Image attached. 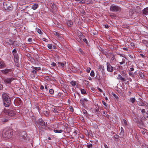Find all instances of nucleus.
<instances>
[{"mask_svg":"<svg viewBox=\"0 0 148 148\" xmlns=\"http://www.w3.org/2000/svg\"><path fill=\"white\" fill-rule=\"evenodd\" d=\"M3 86L2 84H0V90H2L3 89Z\"/></svg>","mask_w":148,"mask_h":148,"instance_id":"52","label":"nucleus"},{"mask_svg":"<svg viewBox=\"0 0 148 148\" xmlns=\"http://www.w3.org/2000/svg\"><path fill=\"white\" fill-rule=\"evenodd\" d=\"M95 110H96V112H99V107H98V108H97V107H96V108L95 109Z\"/></svg>","mask_w":148,"mask_h":148,"instance_id":"53","label":"nucleus"},{"mask_svg":"<svg viewBox=\"0 0 148 148\" xmlns=\"http://www.w3.org/2000/svg\"><path fill=\"white\" fill-rule=\"evenodd\" d=\"M142 42L146 44L147 43V41L146 40H143L142 41Z\"/></svg>","mask_w":148,"mask_h":148,"instance_id":"50","label":"nucleus"},{"mask_svg":"<svg viewBox=\"0 0 148 148\" xmlns=\"http://www.w3.org/2000/svg\"><path fill=\"white\" fill-rule=\"evenodd\" d=\"M105 148H108V147L106 144H105L104 145Z\"/></svg>","mask_w":148,"mask_h":148,"instance_id":"64","label":"nucleus"},{"mask_svg":"<svg viewBox=\"0 0 148 148\" xmlns=\"http://www.w3.org/2000/svg\"><path fill=\"white\" fill-rule=\"evenodd\" d=\"M51 65L53 66H54L56 65V64L54 62H52L51 64Z\"/></svg>","mask_w":148,"mask_h":148,"instance_id":"54","label":"nucleus"},{"mask_svg":"<svg viewBox=\"0 0 148 148\" xmlns=\"http://www.w3.org/2000/svg\"><path fill=\"white\" fill-rule=\"evenodd\" d=\"M91 70V68L90 67L88 68L86 70V71L87 73H89L90 72V70Z\"/></svg>","mask_w":148,"mask_h":148,"instance_id":"44","label":"nucleus"},{"mask_svg":"<svg viewBox=\"0 0 148 148\" xmlns=\"http://www.w3.org/2000/svg\"><path fill=\"white\" fill-rule=\"evenodd\" d=\"M42 40L43 41H45L46 42L47 41H46L47 40L45 38H43Z\"/></svg>","mask_w":148,"mask_h":148,"instance_id":"61","label":"nucleus"},{"mask_svg":"<svg viewBox=\"0 0 148 148\" xmlns=\"http://www.w3.org/2000/svg\"><path fill=\"white\" fill-rule=\"evenodd\" d=\"M36 32L40 34H43L42 31L38 28H36Z\"/></svg>","mask_w":148,"mask_h":148,"instance_id":"24","label":"nucleus"},{"mask_svg":"<svg viewBox=\"0 0 148 148\" xmlns=\"http://www.w3.org/2000/svg\"><path fill=\"white\" fill-rule=\"evenodd\" d=\"M140 56L143 58H145V56H144V55H143V54H140Z\"/></svg>","mask_w":148,"mask_h":148,"instance_id":"58","label":"nucleus"},{"mask_svg":"<svg viewBox=\"0 0 148 148\" xmlns=\"http://www.w3.org/2000/svg\"><path fill=\"white\" fill-rule=\"evenodd\" d=\"M98 49L101 51H103L102 49L99 46H97V47Z\"/></svg>","mask_w":148,"mask_h":148,"instance_id":"43","label":"nucleus"},{"mask_svg":"<svg viewBox=\"0 0 148 148\" xmlns=\"http://www.w3.org/2000/svg\"><path fill=\"white\" fill-rule=\"evenodd\" d=\"M5 41L6 42H7L9 45H13L14 43V41L8 38H6Z\"/></svg>","mask_w":148,"mask_h":148,"instance_id":"10","label":"nucleus"},{"mask_svg":"<svg viewBox=\"0 0 148 148\" xmlns=\"http://www.w3.org/2000/svg\"><path fill=\"white\" fill-rule=\"evenodd\" d=\"M3 112L6 114L10 116H12L15 114L14 111L10 110H7L6 109H4Z\"/></svg>","mask_w":148,"mask_h":148,"instance_id":"4","label":"nucleus"},{"mask_svg":"<svg viewBox=\"0 0 148 148\" xmlns=\"http://www.w3.org/2000/svg\"><path fill=\"white\" fill-rule=\"evenodd\" d=\"M139 106H145V104L143 101H141L139 103Z\"/></svg>","mask_w":148,"mask_h":148,"instance_id":"30","label":"nucleus"},{"mask_svg":"<svg viewBox=\"0 0 148 148\" xmlns=\"http://www.w3.org/2000/svg\"><path fill=\"white\" fill-rule=\"evenodd\" d=\"M110 10L113 12H120L121 10V8L116 5H112L110 6Z\"/></svg>","mask_w":148,"mask_h":148,"instance_id":"3","label":"nucleus"},{"mask_svg":"<svg viewBox=\"0 0 148 148\" xmlns=\"http://www.w3.org/2000/svg\"><path fill=\"white\" fill-rule=\"evenodd\" d=\"M10 104V102H4L3 104L5 107H8L9 106Z\"/></svg>","mask_w":148,"mask_h":148,"instance_id":"19","label":"nucleus"},{"mask_svg":"<svg viewBox=\"0 0 148 148\" xmlns=\"http://www.w3.org/2000/svg\"><path fill=\"white\" fill-rule=\"evenodd\" d=\"M121 133H122L123 134L124 133V132L123 131V129L122 127H121Z\"/></svg>","mask_w":148,"mask_h":148,"instance_id":"46","label":"nucleus"},{"mask_svg":"<svg viewBox=\"0 0 148 148\" xmlns=\"http://www.w3.org/2000/svg\"><path fill=\"white\" fill-rule=\"evenodd\" d=\"M82 38H77V40L79 42H81L82 40Z\"/></svg>","mask_w":148,"mask_h":148,"instance_id":"29","label":"nucleus"},{"mask_svg":"<svg viewBox=\"0 0 148 148\" xmlns=\"http://www.w3.org/2000/svg\"><path fill=\"white\" fill-rule=\"evenodd\" d=\"M90 75L92 77H94L95 76V73L93 71H91L90 73Z\"/></svg>","mask_w":148,"mask_h":148,"instance_id":"28","label":"nucleus"},{"mask_svg":"<svg viewBox=\"0 0 148 148\" xmlns=\"http://www.w3.org/2000/svg\"><path fill=\"white\" fill-rule=\"evenodd\" d=\"M114 138L115 139H118L119 137V136L118 135L115 134L114 136Z\"/></svg>","mask_w":148,"mask_h":148,"instance_id":"31","label":"nucleus"},{"mask_svg":"<svg viewBox=\"0 0 148 148\" xmlns=\"http://www.w3.org/2000/svg\"><path fill=\"white\" fill-rule=\"evenodd\" d=\"M53 131L56 133H61L62 132V130H54Z\"/></svg>","mask_w":148,"mask_h":148,"instance_id":"23","label":"nucleus"},{"mask_svg":"<svg viewBox=\"0 0 148 148\" xmlns=\"http://www.w3.org/2000/svg\"><path fill=\"white\" fill-rule=\"evenodd\" d=\"M82 111L83 112V113L85 114V115H86L87 114V112L86 111V110H85V109H84L83 110H82Z\"/></svg>","mask_w":148,"mask_h":148,"instance_id":"41","label":"nucleus"},{"mask_svg":"<svg viewBox=\"0 0 148 148\" xmlns=\"http://www.w3.org/2000/svg\"><path fill=\"white\" fill-rule=\"evenodd\" d=\"M66 24L69 27H71L73 25V22L71 21H68L67 22Z\"/></svg>","mask_w":148,"mask_h":148,"instance_id":"18","label":"nucleus"},{"mask_svg":"<svg viewBox=\"0 0 148 148\" xmlns=\"http://www.w3.org/2000/svg\"><path fill=\"white\" fill-rule=\"evenodd\" d=\"M44 88L43 86L41 85L40 87V89L41 90H43L44 89Z\"/></svg>","mask_w":148,"mask_h":148,"instance_id":"57","label":"nucleus"},{"mask_svg":"<svg viewBox=\"0 0 148 148\" xmlns=\"http://www.w3.org/2000/svg\"><path fill=\"white\" fill-rule=\"evenodd\" d=\"M27 56L28 58H29V60L30 58H32V57H31V56L29 54L28 55H27Z\"/></svg>","mask_w":148,"mask_h":148,"instance_id":"51","label":"nucleus"},{"mask_svg":"<svg viewBox=\"0 0 148 148\" xmlns=\"http://www.w3.org/2000/svg\"><path fill=\"white\" fill-rule=\"evenodd\" d=\"M70 110L71 111V112H73V108L72 107H71L70 108Z\"/></svg>","mask_w":148,"mask_h":148,"instance_id":"55","label":"nucleus"},{"mask_svg":"<svg viewBox=\"0 0 148 148\" xmlns=\"http://www.w3.org/2000/svg\"><path fill=\"white\" fill-rule=\"evenodd\" d=\"M145 109H142L141 110V112L143 113H145Z\"/></svg>","mask_w":148,"mask_h":148,"instance_id":"49","label":"nucleus"},{"mask_svg":"<svg viewBox=\"0 0 148 148\" xmlns=\"http://www.w3.org/2000/svg\"><path fill=\"white\" fill-rule=\"evenodd\" d=\"M11 69H5L4 70L1 71V73L3 74H7L8 73L11 71Z\"/></svg>","mask_w":148,"mask_h":148,"instance_id":"12","label":"nucleus"},{"mask_svg":"<svg viewBox=\"0 0 148 148\" xmlns=\"http://www.w3.org/2000/svg\"><path fill=\"white\" fill-rule=\"evenodd\" d=\"M105 27L106 28H109V26L108 25H105Z\"/></svg>","mask_w":148,"mask_h":148,"instance_id":"62","label":"nucleus"},{"mask_svg":"<svg viewBox=\"0 0 148 148\" xmlns=\"http://www.w3.org/2000/svg\"><path fill=\"white\" fill-rule=\"evenodd\" d=\"M82 40H83V41L84 42H85L86 44H87V43H88V41H87V39L86 38L82 39Z\"/></svg>","mask_w":148,"mask_h":148,"instance_id":"45","label":"nucleus"},{"mask_svg":"<svg viewBox=\"0 0 148 148\" xmlns=\"http://www.w3.org/2000/svg\"><path fill=\"white\" fill-rule=\"evenodd\" d=\"M32 38H29L28 40V41L29 42H32Z\"/></svg>","mask_w":148,"mask_h":148,"instance_id":"47","label":"nucleus"},{"mask_svg":"<svg viewBox=\"0 0 148 148\" xmlns=\"http://www.w3.org/2000/svg\"><path fill=\"white\" fill-rule=\"evenodd\" d=\"M47 47L49 49H51L52 48V44H49L47 45Z\"/></svg>","mask_w":148,"mask_h":148,"instance_id":"34","label":"nucleus"},{"mask_svg":"<svg viewBox=\"0 0 148 148\" xmlns=\"http://www.w3.org/2000/svg\"><path fill=\"white\" fill-rule=\"evenodd\" d=\"M36 71H40L41 70V68L40 67H35L34 69Z\"/></svg>","mask_w":148,"mask_h":148,"instance_id":"32","label":"nucleus"},{"mask_svg":"<svg viewBox=\"0 0 148 148\" xmlns=\"http://www.w3.org/2000/svg\"><path fill=\"white\" fill-rule=\"evenodd\" d=\"M12 54L14 56V61L16 64L18 65L19 62V57L18 54L17 53V51L14 49L12 51Z\"/></svg>","mask_w":148,"mask_h":148,"instance_id":"2","label":"nucleus"},{"mask_svg":"<svg viewBox=\"0 0 148 148\" xmlns=\"http://www.w3.org/2000/svg\"><path fill=\"white\" fill-rule=\"evenodd\" d=\"M136 99L134 98H131L130 99V101L132 103H134L135 102Z\"/></svg>","mask_w":148,"mask_h":148,"instance_id":"25","label":"nucleus"},{"mask_svg":"<svg viewBox=\"0 0 148 148\" xmlns=\"http://www.w3.org/2000/svg\"><path fill=\"white\" fill-rule=\"evenodd\" d=\"M49 92L52 95L54 93V90L52 89H50L49 90Z\"/></svg>","mask_w":148,"mask_h":148,"instance_id":"33","label":"nucleus"},{"mask_svg":"<svg viewBox=\"0 0 148 148\" xmlns=\"http://www.w3.org/2000/svg\"><path fill=\"white\" fill-rule=\"evenodd\" d=\"M123 50H125V51H127L128 50V49L127 48H125V47H123Z\"/></svg>","mask_w":148,"mask_h":148,"instance_id":"56","label":"nucleus"},{"mask_svg":"<svg viewBox=\"0 0 148 148\" xmlns=\"http://www.w3.org/2000/svg\"><path fill=\"white\" fill-rule=\"evenodd\" d=\"M38 7V4L36 3L33 5L32 7V9L34 10H36Z\"/></svg>","mask_w":148,"mask_h":148,"instance_id":"20","label":"nucleus"},{"mask_svg":"<svg viewBox=\"0 0 148 148\" xmlns=\"http://www.w3.org/2000/svg\"><path fill=\"white\" fill-rule=\"evenodd\" d=\"M10 5L9 3L4 2L3 3V7L5 10H9L10 9Z\"/></svg>","mask_w":148,"mask_h":148,"instance_id":"7","label":"nucleus"},{"mask_svg":"<svg viewBox=\"0 0 148 148\" xmlns=\"http://www.w3.org/2000/svg\"><path fill=\"white\" fill-rule=\"evenodd\" d=\"M92 144H90L88 145H87V147L88 148H92Z\"/></svg>","mask_w":148,"mask_h":148,"instance_id":"37","label":"nucleus"},{"mask_svg":"<svg viewBox=\"0 0 148 148\" xmlns=\"http://www.w3.org/2000/svg\"><path fill=\"white\" fill-rule=\"evenodd\" d=\"M71 84L73 86H75L76 84V82L75 81H71Z\"/></svg>","mask_w":148,"mask_h":148,"instance_id":"26","label":"nucleus"},{"mask_svg":"<svg viewBox=\"0 0 148 148\" xmlns=\"http://www.w3.org/2000/svg\"><path fill=\"white\" fill-rule=\"evenodd\" d=\"M54 34L56 36H59V33H58L57 32H55L54 33Z\"/></svg>","mask_w":148,"mask_h":148,"instance_id":"39","label":"nucleus"},{"mask_svg":"<svg viewBox=\"0 0 148 148\" xmlns=\"http://www.w3.org/2000/svg\"><path fill=\"white\" fill-rule=\"evenodd\" d=\"M29 60L31 62L33 63H34L35 62L34 59L32 58H30Z\"/></svg>","mask_w":148,"mask_h":148,"instance_id":"35","label":"nucleus"},{"mask_svg":"<svg viewBox=\"0 0 148 148\" xmlns=\"http://www.w3.org/2000/svg\"><path fill=\"white\" fill-rule=\"evenodd\" d=\"M58 66L61 67H63L64 66V63L61 62H58Z\"/></svg>","mask_w":148,"mask_h":148,"instance_id":"21","label":"nucleus"},{"mask_svg":"<svg viewBox=\"0 0 148 148\" xmlns=\"http://www.w3.org/2000/svg\"><path fill=\"white\" fill-rule=\"evenodd\" d=\"M2 97L3 100L4 101V102H10L9 96L7 94L5 93L3 94Z\"/></svg>","mask_w":148,"mask_h":148,"instance_id":"5","label":"nucleus"},{"mask_svg":"<svg viewBox=\"0 0 148 148\" xmlns=\"http://www.w3.org/2000/svg\"><path fill=\"white\" fill-rule=\"evenodd\" d=\"M78 36H83L82 33L80 32H79L78 33Z\"/></svg>","mask_w":148,"mask_h":148,"instance_id":"42","label":"nucleus"},{"mask_svg":"<svg viewBox=\"0 0 148 148\" xmlns=\"http://www.w3.org/2000/svg\"><path fill=\"white\" fill-rule=\"evenodd\" d=\"M107 68L108 71L110 72H112L113 71V67L108 62H107Z\"/></svg>","mask_w":148,"mask_h":148,"instance_id":"6","label":"nucleus"},{"mask_svg":"<svg viewBox=\"0 0 148 148\" xmlns=\"http://www.w3.org/2000/svg\"><path fill=\"white\" fill-rule=\"evenodd\" d=\"M117 79L119 80H121L122 81L125 82L126 81L125 77H123L120 74L118 75Z\"/></svg>","mask_w":148,"mask_h":148,"instance_id":"13","label":"nucleus"},{"mask_svg":"<svg viewBox=\"0 0 148 148\" xmlns=\"http://www.w3.org/2000/svg\"><path fill=\"white\" fill-rule=\"evenodd\" d=\"M141 132L143 135L145 134V132L143 130H141Z\"/></svg>","mask_w":148,"mask_h":148,"instance_id":"63","label":"nucleus"},{"mask_svg":"<svg viewBox=\"0 0 148 148\" xmlns=\"http://www.w3.org/2000/svg\"><path fill=\"white\" fill-rule=\"evenodd\" d=\"M121 75L123 77H124L125 78L126 77L127 75L126 74L125 72L123 71L121 73Z\"/></svg>","mask_w":148,"mask_h":148,"instance_id":"22","label":"nucleus"},{"mask_svg":"<svg viewBox=\"0 0 148 148\" xmlns=\"http://www.w3.org/2000/svg\"><path fill=\"white\" fill-rule=\"evenodd\" d=\"M88 100L86 98H81L80 99L81 103L82 104H84V103L88 101Z\"/></svg>","mask_w":148,"mask_h":148,"instance_id":"16","label":"nucleus"},{"mask_svg":"<svg viewBox=\"0 0 148 148\" xmlns=\"http://www.w3.org/2000/svg\"><path fill=\"white\" fill-rule=\"evenodd\" d=\"M48 86H47V85H45V88L47 90H48Z\"/></svg>","mask_w":148,"mask_h":148,"instance_id":"59","label":"nucleus"},{"mask_svg":"<svg viewBox=\"0 0 148 148\" xmlns=\"http://www.w3.org/2000/svg\"><path fill=\"white\" fill-rule=\"evenodd\" d=\"M135 10L134 9H131L129 12V16H127V17L128 18H130L132 17V16L134 13Z\"/></svg>","mask_w":148,"mask_h":148,"instance_id":"11","label":"nucleus"},{"mask_svg":"<svg viewBox=\"0 0 148 148\" xmlns=\"http://www.w3.org/2000/svg\"><path fill=\"white\" fill-rule=\"evenodd\" d=\"M123 123H124V125H125V126L127 125V123L126 120H125L124 119H123Z\"/></svg>","mask_w":148,"mask_h":148,"instance_id":"36","label":"nucleus"},{"mask_svg":"<svg viewBox=\"0 0 148 148\" xmlns=\"http://www.w3.org/2000/svg\"><path fill=\"white\" fill-rule=\"evenodd\" d=\"M14 80V78L12 77L11 78H6L4 79V81L6 84H10L12 81Z\"/></svg>","mask_w":148,"mask_h":148,"instance_id":"8","label":"nucleus"},{"mask_svg":"<svg viewBox=\"0 0 148 148\" xmlns=\"http://www.w3.org/2000/svg\"><path fill=\"white\" fill-rule=\"evenodd\" d=\"M85 3V1H83V0L80 1L79 2V3L80 4H84Z\"/></svg>","mask_w":148,"mask_h":148,"instance_id":"48","label":"nucleus"},{"mask_svg":"<svg viewBox=\"0 0 148 148\" xmlns=\"http://www.w3.org/2000/svg\"><path fill=\"white\" fill-rule=\"evenodd\" d=\"M38 123L42 126H46L47 125V123H45L41 119H39L38 121Z\"/></svg>","mask_w":148,"mask_h":148,"instance_id":"9","label":"nucleus"},{"mask_svg":"<svg viewBox=\"0 0 148 148\" xmlns=\"http://www.w3.org/2000/svg\"><path fill=\"white\" fill-rule=\"evenodd\" d=\"M6 66L5 63L3 60L0 61V68H2Z\"/></svg>","mask_w":148,"mask_h":148,"instance_id":"14","label":"nucleus"},{"mask_svg":"<svg viewBox=\"0 0 148 148\" xmlns=\"http://www.w3.org/2000/svg\"><path fill=\"white\" fill-rule=\"evenodd\" d=\"M13 132L11 129H7L3 131L2 133V136L5 139H9L12 136Z\"/></svg>","mask_w":148,"mask_h":148,"instance_id":"1","label":"nucleus"},{"mask_svg":"<svg viewBox=\"0 0 148 148\" xmlns=\"http://www.w3.org/2000/svg\"><path fill=\"white\" fill-rule=\"evenodd\" d=\"M102 103L105 106L104 108L106 109H108V104L106 103V102L103 101H102Z\"/></svg>","mask_w":148,"mask_h":148,"instance_id":"17","label":"nucleus"},{"mask_svg":"<svg viewBox=\"0 0 148 148\" xmlns=\"http://www.w3.org/2000/svg\"><path fill=\"white\" fill-rule=\"evenodd\" d=\"M32 73H33V74L34 75L36 74V70L35 69L32 70Z\"/></svg>","mask_w":148,"mask_h":148,"instance_id":"38","label":"nucleus"},{"mask_svg":"<svg viewBox=\"0 0 148 148\" xmlns=\"http://www.w3.org/2000/svg\"><path fill=\"white\" fill-rule=\"evenodd\" d=\"M125 63V60L124 59H123L122 62H120V64L121 65L122 64H124Z\"/></svg>","mask_w":148,"mask_h":148,"instance_id":"40","label":"nucleus"},{"mask_svg":"<svg viewBox=\"0 0 148 148\" xmlns=\"http://www.w3.org/2000/svg\"><path fill=\"white\" fill-rule=\"evenodd\" d=\"M98 89L99 91L100 92H103V91L100 88H99Z\"/></svg>","mask_w":148,"mask_h":148,"instance_id":"60","label":"nucleus"},{"mask_svg":"<svg viewBox=\"0 0 148 148\" xmlns=\"http://www.w3.org/2000/svg\"><path fill=\"white\" fill-rule=\"evenodd\" d=\"M143 14L145 15H147L148 14V8L144 9L143 10Z\"/></svg>","mask_w":148,"mask_h":148,"instance_id":"15","label":"nucleus"},{"mask_svg":"<svg viewBox=\"0 0 148 148\" xmlns=\"http://www.w3.org/2000/svg\"><path fill=\"white\" fill-rule=\"evenodd\" d=\"M81 93L82 94H84L86 93V92L84 89H81Z\"/></svg>","mask_w":148,"mask_h":148,"instance_id":"27","label":"nucleus"}]
</instances>
